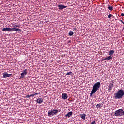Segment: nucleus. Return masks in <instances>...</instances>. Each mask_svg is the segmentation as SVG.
<instances>
[{
    "mask_svg": "<svg viewBox=\"0 0 124 124\" xmlns=\"http://www.w3.org/2000/svg\"><path fill=\"white\" fill-rule=\"evenodd\" d=\"M100 82H98L94 84V85L93 86V89L91 91V92L90 93V96H92L93 94L94 93H95L96 92H97V90L100 88Z\"/></svg>",
    "mask_w": 124,
    "mask_h": 124,
    "instance_id": "obj_1",
    "label": "nucleus"
},
{
    "mask_svg": "<svg viewBox=\"0 0 124 124\" xmlns=\"http://www.w3.org/2000/svg\"><path fill=\"white\" fill-rule=\"evenodd\" d=\"M124 95V90L120 89L114 94V97L115 99H121Z\"/></svg>",
    "mask_w": 124,
    "mask_h": 124,
    "instance_id": "obj_2",
    "label": "nucleus"
},
{
    "mask_svg": "<svg viewBox=\"0 0 124 124\" xmlns=\"http://www.w3.org/2000/svg\"><path fill=\"white\" fill-rule=\"evenodd\" d=\"M3 31H18V32H22V30L19 28H4L2 29Z\"/></svg>",
    "mask_w": 124,
    "mask_h": 124,
    "instance_id": "obj_3",
    "label": "nucleus"
},
{
    "mask_svg": "<svg viewBox=\"0 0 124 124\" xmlns=\"http://www.w3.org/2000/svg\"><path fill=\"white\" fill-rule=\"evenodd\" d=\"M124 111L123 109L120 108L116 111H115L114 113V116L115 117H121L122 116H124Z\"/></svg>",
    "mask_w": 124,
    "mask_h": 124,
    "instance_id": "obj_4",
    "label": "nucleus"
},
{
    "mask_svg": "<svg viewBox=\"0 0 124 124\" xmlns=\"http://www.w3.org/2000/svg\"><path fill=\"white\" fill-rule=\"evenodd\" d=\"M59 112H60V111L57 109L49 110L48 112V117H53V116H54V115L58 114Z\"/></svg>",
    "mask_w": 124,
    "mask_h": 124,
    "instance_id": "obj_5",
    "label": "nucleus"
},
{
    "mask_svg": "<svg viewBox=\"0 0 124 124\" xmlns=\"http://www.w3.org/2000/svg\"><path fill=\"white\" fill-rule=\"evenodd\" d=\"M113 87H114V82L112 81L109 83L108 86V92H111L112 91V89H113Z\"/></svg>",
    "mask_w": 124,
    "mask_h": 124,
    "instance_id": "obj_6",
    "label": "nucleus"
},
{
    "mask_svg": "<svg viewBox=\"0 0 124 124\" xmlns=\"http://www.w3.org/2000/svg\"><path fill=\"white\" fill-rule=\"evenodd\" d=\"M10 76H12V74H9L7 72L3 73V78H7V77H10Z\"/></svg>",
    "mask_w": 124,
    "mask_h": 124,
    "instance_id": "obj_7",
    "label": "nucleus"
},
{
    "mask_svg": "<svg viewBox=\"0 0 124 124\" xmlns=\"http://www.w3.org/2000/svg\"><path fill=\"white\" fill-rule=\"evenodd\" d=\"M27 69H25L23 71V72L21 74V78H24L25 75H27Z\"/></svg>",
    "mask_w": 124,
    "mask_h": 124,
    "instance_id": "obj_8",
    "label": "nucleus"
},
{
    "mask_svg": "<svg viewBox=\"0 0 124 124\" xmlns=\"http://www.w3.org/2000/svg\"><path fill=\"white\" fill-rule=\"evenodd\" d=\"M36 101L37 103H39V104H41V103L43 102V99L42 98H38Z\"/></svg>",
    "mask_w": 124,
    "mask_h": 124,
    "instance_id": "obj_9",
    "label": "nucleus"
},
{
    "mask_svg": "<svg viewBox=\"0 0 124 124\" xmlns=\"http://www.w3.org/2000/svg\"><path fill=\"white\" fill-rule=\"evenodd\" d=\"M66 6L64 5H59L58 8L60 10H62V9H64V8H66Z\"/></svg>",
    "mask_w": 124,
    "mask_h": 124,
    "instance_id": "obj_10",
    "label": "nucleus"
},
{
    "mask_svg": "<svg viewBox=\"0 0 124 124\" xmlns=\"http://www.w3.org/2000/svg\"><path fill=\"white\" fill-rule=\"evenodd\" d=\"M67 97H68V96L66 94V93L62 94V99H67Z\"/></svg>",
    "mask_w": 124,
    "mask_h": 124,
    "instance_id": "obj_11",
    "label": "nucleus"
},
{
    "mask_svg": "<svg viewBox=\"0 0 124 124\" xmlns=\"http://www.w3.org/2000/svg\"><path fill=\"white\" fill-rule=\"evenodd\" d=\"M72 114H73V112L72 111L69 112L66 115L65 117H67L68 118H70L71 116H72Z\"/></svg>",
    "mask_w": 124,
    "mask_h": 124,
    "instance_id": "obj_12",
    "label": "nucleus"
},
{
    "mask_svg": "<svg viewBox=\"0 0 124 124\" xmlns=\"http://www.w3.org/2000/svg\"><path fill=\"white\" fill-rule=\"evenodd\" d=\"M80 117L81 118V119H83V120H86V114H80Z\"/></svg>",
    "mask_w": 124,
    "mask_h": 124,
    "instance_id": "obj_13",
    "label": "nucleus"
},
{
    "mask_svg": "<svg viewBox=\"0 0 124 124\" xmlns=\"http://www.w3.org/2000/svg\"><path fill=\"white\" fill-rule=\"evenodd\" d=\"M112 59H113V57H112V56H111V55H110L109 56L106 57L104 59V60L105 61L106 60H112Z\"/></svg>",
    "mask_w": 124,
    "mask_h": 124,
    "instance_id": "obj_14",
    "label": "nucleus"
},
{
    "mask_svg": "<svg viewBox=\"0 0 124 124\" xmlns=\"http://www.w3.org/2000/svg\"><path fill=\"white\" fill-rule=\"evenodd\" d=\"M115 53V51L114 50H110L109 52V54L110 56H113V55H114V53Z\"/></svg>",
    "mask_w": 124,
    "mask_h": 124,
    "instance_id": "obj_15",
    "label": "nucleus"
},
{
    "mask_svg": "<svg viewBox=\"0 0 124 124\" xmlns=\"http://www.w3.org/2000/svg\"><path fill=\"white\" fill-rule=\"evenodd\" d=\"M108 8L111 11H112V10H113V6H110V5H108Z\"/></svg>",
    "mask_w": 124,
    "mask_h": 124,
    "instance_id": "obj_16",
    "label": "nucleus"
},
{
    "mask_svg": "<svg viewBox=\"0 0 124 124\" xmlns=\"http://www.w3.org/2000/svg\"><path fill=\"white\" fill-rule=\"evenodd\" d=\"M31 96H32V97H34V95L33 94H31L30 95H27L26 96V98H30V97H31Z\"/></svg>",
    "mask_w": 124,
    "mask_h": 124,
    "instance_id": "obj_17",
    "label": "nucleus"
},
{
    "mask_svg": "<svg viewBox=\"0 0 124 124\" xmlns=\"http://www.w3.org/2000/svg\"><path fill=\"white\" fill-rule=\"evenodd\" d=\"M97 108H100L102 107V104H97L96 105Z\"/></svg>",
    "mask_w": 124,
    "mask_h": 124,
    "instance_id": "obj_18",
    "label": "nucleus"
},
{
    "mask_svg": "<svg viewBox=\"0 0 124 124\" xmlns=\"http://www.w3.org/2000/svg\"><path fill=\"white\" fill-rule=\"evenodd\" d=\"M14 28H15L16 29V28H20V25L18 24H14Z\"/></svg>",
    "mask_w": 124,
    "mask_h": 124,
    "instance_id": "obj_19",
    "label": "nucleus"
},
{
    "mask_svg": "<svg viewBox=\"0 0 124 124\" xmlns=\"http://www.w3.org/2000/svg\"><path fill=\"white\" fill-rule=\"evenodd\" d=\"M112 16H113V15L110 14L108 15V18L109 19H111V17H112Z\"/></svg>",
    "mask_w": 124,
    "mask_h": 124,
    "instance_id": "obj_20",
    "label": "nucleus"
},
{
    "mask_svg": "<svg viewBox=\"0 0 124 124\" xmlns=\"http://www.w3.org/2000/svg\"><path fill=\"white\" fill-rule=\"evenodd\" d=\"M73 34V32H72V31H70V32H69V35H70V36H72Z\"/></svg>",
    "mask_w": 124,
    "mask_h": 124,
    "instance_id": "obj_21",
    "label": "nucleus"
},
{
    "mask_svg": "<svg viewBox=\"0 0 124 124\" xmlns=\"http://www.w3.org/2000/svg\"><path fill=\"white\" fill-rule=\"evenodd\" d=\"M72 74V72H68L66 73V75H71Z\"/></svg>",
    "mask_w": 124,
    "mask_h": 124,
    "instance_id": "obj_22",
    "label": "nucleus"
},
{
    "mask_svg": "<svg viewBox=\"0 0 124 124\" xmlns=\"http://www.w3.org/2000/svg\"><path fill=\"white\" fill-rule=\"evenodd\" d=\"M95 121L94 120L91 122V124H95Z\"/></svg>",
    "mask_w": 124,
    "mask_h": 124,
    "instance_id": "obj_23",
    "label": "nucleus"
},
{
    "mask_svg": "<svg viewBox=\"0 0 124 124\" xmlns=\"http://www.w3.org/2000/svg\"><path fill=\"white\" fill-rule=\"evenodd\" d=\"M38 94V93H35L34 94H33V95H34H34H37Z\"/></svg>",
    "mask_w": 124,
    "mask_h": 124,
    "instance_id": "obj_24",
    "label": "nucleus"
},
{
    "mask_svg": "<svg viewBox=\"0 0 124 124\" xmlns=\"http://www.w3.org/2000/svg\"><path fill=\"white\" fill-rule=\"evenodd\" d=\"M121 16H122V17L124 16V13H122L121 14Z\"/></svg>",
    "mask_w": 124,
    "mask_h": 124,
    "instance_id": "obj_25",
    "label": "nucleus"
},
{
    "mask_svg": "<svg viewBox=\"0 0 124 124\" xmlns=\"http://www.w3.org/2000/svg\"><path fill=\"white\" fill-rule=\"evenodd\" d=\"M121 22L122 23H123V24L124 25V23L123 22V20H121Z\"/></svg>",
    "mask_w": 124,
    "mask_h": 124,
    "instance_id": "obj_26",
    "label": "nucleus"
},
{
    "mask_svg": "<svg viewBox=\"0 0 124 124\" xmlns=\"http://www.w3.org/2000/svg\"><path fill=\"white\" fill-rule=\"evenodd\" d=\"M69 42H70V41H69Z\"/></svg>",
    "mask_w": 124,
    "mask_h": 124,
    "instance_id": "obj_27",
    "label": "nucleus"
}]
</instances>
